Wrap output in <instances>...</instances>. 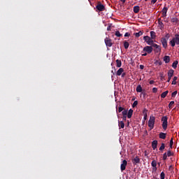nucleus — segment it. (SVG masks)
<instances>
[{
	"instance_id": "nucleus-1",
	"label": "nucleus",
	"mask_w": 179,
	"mask_h": 179,
	"mask_svg": "<svg viewBox=\"0 0 179 179\" xmlns=\"http://www.w3.org/2000/svg\"><path fill=\"white\" fill-rule=\"evenodd\" d=\"M171 47H176V45H179V34H175V37L172 38V40L169 42Z\"/></svg>"
},
{
	"instance_id": "nucleus-2",
	"label": "nucleus",
	"mask_w": 179,
	"mask_h": 179,
	"mask_svg": "<svg viewBox=\"0 0 179 179\" xmlns=\"http://www.w3.org/2000/svg\"><path fill=\"white\" fill-rule=\"evenodd\" d=\"M155 120H156V117H155V116L151 115L150 117V120H148V127H149L150 131H152V129H153V128H155Z\"/></svg>"
},
{
	"instance_id": "nucleus-3",
	"label": "nucleus",
	"mask_w": 179,
	"mask_h": 179,
	"mask_svg": "<svg viewBox=\"0 0 179 179\" xmlns=\"http://www.w3.org/2000/svg\"><path fill=\"white\" fill-rule=\"evenodd\" d=\"M168 120H169V117H167V116H164L161 119V121L162 122V128L164 131L167 129V127L169 125Z\"/></svg>"
},
{
	"instance_id": "nucleus-4",
	"label": "nucleus",
	"mask_w": 179,
	"mask_h": 179,
	"mask_svg": "<svg viewBox=\"0 0 179 179\" xmlns=\"http://www.w3.org/2000/svg\"><path fill=\"white\" fill-rule=\"evenodd\" d=\"M143 40L145 41V43H147V44H148V45L153 47V44H155V43L153 39H152V38H150L149 36H145L143 37Z\"/></svg>"
},
{
	"instance_id": "nucleus-5",
	"label": "nucleus",
	"mask_w": 179,
	"mask_h": 179,
	"mask_svg": "<svg viewBox=\"0 0 179 179\" xmlns=\"http://www.w3.org/2000/svg\"><path fill=\"white\" fill-rule=\"evenodd\" d=\"M141 52L142 54H143V52H147V54H152V52H153V46L144 47Z\"/></svg>"
},
{
	"instance_id": "nucleus-6",
	"label": "nucleus",
	"mask_w": 179,
	"mask_h": 179,
	"mask_svg": "<svg viewBox=\"0 0 179 179\" xmlns=\"http://www.w3.org/2000/svg\"><path fill=\"white\" fill-rule=\"evenodd\" d=\"M96 8L99 11V12H103V10H106V7L104 5L101 4V2H99L98 4L96 6Z\"/></svg>"
},
{
	"instance_id": "nucleus-7",
	"label": "nucleus",
	"mask_w": 179,
	"mask_h": 179,
	"mask_svg": "<svg viewBox=\"0 0 179 179\" xmlns=\"http://www.w3.org/2000/svg\"><path fill=\"white\" fill-rule=\"evenodd\" d=\"M105 44L106 47H113V40H111L110 38H106Z\"/></svg>"
},
{
	"instance_id": "nucleus-8",
	"label": "nucleus",
	"mask_w": 179,
	"mask_h": 179,
	"mask_svg": "<svg viewBox=\"0 0 179 179\" xmlns=\"http://www.w3.org/2000/svg\"><path fill=\"white\" fill-rule=\"evenodd\" d=\"M152 47L155 48L154 49L155 52L159 53L162 51V46L156 43L153 44Z\"/></svg>"
},
{
	"instance_id": "nucleus-9",
	"label": "nucleus",
	"mask_w": 179,
	"mask_h": 179,
	"mask_svg": "<svg viewBox=\"0 0 179 179\" xmlns=\"http://www.w3.org/2000/svg\"><path fill=\"white\" fill-rule=\"evenodd\" d=\"M173 75H174V70L170 69L168 72V80H167L168 83H170V80H171V78H173Z\"/></svg>"
},
{
	"instance_id": "nucleus-10",
	"label": "nucleus",
	"mask_w": 179,
	"mask_h": 179,
	"mask_svg": "<svg viewBox=\"0 0 179 179\" xmlns=\"http://www.w3.org/2000/svg\"><path fill=\"white\" fill-rule=\"evenodd\" d=\"M127 164H128V162L127 160L124 159L122 161V163L120 165V170L121 171H124L127 169Z\"/></svg>"
},
{
	"instance_id": "nucleus-11",
	"label": "nucleus",
	"mask_w": 179,
	"mask_h": 179,
	"mask_svg": "<svg viewBox=\"0 0 179 179\" xmlns=\"http://www.w3.org/2000/svg\"><path fill=\"white\" fill-rule=\"evenodd\" d=\"M151 166L152 168V171H157V162L156 160L153 159L152 162H151Z\"/></svg>"
},
{
	"instance_id": "nucleus-12",
	"label": "nucleus",
	"mask_w": 179,
	"mask_h": 179,
	"mask_svg": "<svg viewBox=\"0 0 179 179\" xmlns=\"http://www.w3.org/2000/svg\"><path fill=\"white\" fill-rule=\"evenodd\" d=\"M148 109L144 108L143 110V115H144L143 120L144 121L143 122V124H145V121H146V120H148Z\"/></svg>"
},
{
	"instance_id": "nucleus-13",
	"label": "nucleus",
	"mask_w": 179,
	"mask_h": 179,
	"mask_svg": "<svg viewBox=\"0 0 179 179\" xmlns=\"http://www.w3.org/2000/svg\"><path fill=\"white\" fill-rule=\"evenodd\" d=\"M161 43L164 48H167V39L164 37L161 38Z\"/></svg>"
},
{
	"instance_id": "nucleus-14",
	"label": "nucleus",
	"mask_w": 179,
	"mask_h": 179,
	"mask_svg": "<svg viewBox=\"0 0 179 179\" xmlns=\"http://www.w3.org/2000/svg\"><path fill=\"white\" fill-rule=\"evenodd\" d=\"M157 145H158V141L157 140H155L152 142V148L153 150H156V149H157Z\"/></svg>"
},
{
	"instance_id": "nucleus-15",
	"label": "nucleus",
	"mask_w": 179,
	"mask_h": 179,
	"mask_svg": "<svg viewBox=\"0 0 179 179\" xmlns=\"http://www.w3.org/2000/svg\"><path fill=\"white\" fill-rule=\"evenodd\" d=\"M139 163H141V159H139V157L136 156L133 160V164H138Z\"/></svg>"
},
{
	"instance_id": "nucleus-16",
	"label": "nucleus",
	"mask_w": 179,
	"mask_h": 179,
	"mask_svg": "<svg viewBox=\"0 0 179 179\" xmlns=\"http://www.w3.org/2000/svg\"><path fill=\"white\" fill-rule=\"evenodd\" d=\"M122 72H124V69L120 68V69L117 70V73H116V75H117V76H121V75H122Z\"/></svg>"
},
{
	"instance_id": "nucleus-17",
	"label": "nucleus",
	"mask_w": 179,
	"mask_h": 179,
	"mask_svg": "<svg viewBox=\"0 0 179 179\" xmlns=\"http://www.w3.org/2000/svg\"><path fill=\"white\" fill-rule=\"evenodd\" d=\"M166 135H167V134L161 132V133H159V136L160 139H166Z\"/></svg>"
},
{
	"instance_id": "nucleus-18",
	"label": "nucleus",
	"mask_w": 179,
	"mask_h": 179,
	"mask_svg": "<svg viewBox=\"0 0 179 179\" xmlns=\"http://www.w3.org/2000/svg\"><path fill=\"white\" fill-rule=\"evenodd\" d=\"M134 13H139L140 7L139 6H135L133 8Z\"/></svg>"
},
{
	"instance_id": "nucleus-19",
	"label": "nucleus",
	"mask_w": 179,
	"mask_h": 179,
	"mask_svg": "<svg viewBox=\"0 0 179 179\" xmlns=\"http://www.w3.org/2000/svg\"><path fill=\"white\" fill-rule=\"evenodd\" d=\"M150 33L152 40H155L156 38V32H155V31H151Z\"/></svg>"
},
{
	"instance_id": "nucleus-20",
	"label": "nucleus",
	"mask_w": 179,
	"mask_h": 179,
	"mask_svg": "<svg viewBox=\"0 0 179 179\" xmlns=\"http://www.w3.org/2000/svg\"><path fill=\"white\" fill-rule=\"evenodd\" d=\"M132 114H134V110L129 109V112L127 113V118H131Z\"/></svg>"
},
{
	"instance_id": "nucleus-21",
	"label": "nucleus",
	"mask_w": 179,
	"mask_h": 179,
	"mask_svg": "<svg viewBox=\"0 0 179 179\" xmlns=\"http://www.w3.org/2000/svg\"><path fill=\"white\" fill-rule=\"evenodd\" d=\"M166 156H168V157H170L171 156H174V152H171V150L169 148V150L166 152Z\"/></svg>"
},
{
	"instance_id": "nucleus-22",
	"label": "nucleus",
	"mask_w": 179,
	"mask_h": 179,
	"mask_svg": "<svg viewBox=\"0 0 179 179\" xmlns=\"http://www.w3.org/2000/svg\"><path fill=\"white\" fill-rule=\"evenodd\" d=\"M122 65V62H121V60H120V59H117L116 60V66H117V68H121Z\"/></svg>"
},
{
	"instance_id": "nucleus-23",
	"label": "nucleus",
	"mask_w": 179,
	"mask_h": 179,
	"mask_svg": "<svg viewBox=\"0 0 179 179\" xmlns=\"http://www.w3.org/2000/svg\"><path fill=\"white\" fill-rule=\"evenodd\" d=\"M164 61L165 64H169V62H170V56H164Z\"/></svg>"
},
{
	"instance_id": "nucleus-24",
	"label": "nucleus",
	"mask_w": 179,
	"mask_h": 179,
	"mask_svg": "<svg viewBox=\"0 0 179 179\" xmlns=\"http://www.w3.org/2000/svg\"><path fill=\"white\" fill-rule=\"evenodd\" d=\"M164 149H166V144H164V143H162L161 144V146L159 148V150L160 152H163V151L164 150Z\"/></svg>"
},
{
	"instance_id": "nucleus-25",
	"label": "nucleus",
	"mask_w": 179,
	"mask_h": 179,
	"mask_svg": "<svg viewBox=\"0 0 179 179\" xmlns=\"http://www.w3.org/2000/svg\"><path fill=\"white\" fill-rule=\"evenodd\" d=\"M143 31H140L134 34L135 37H137V38L141 37V36H143Z\"/></svg>"
},
{
	"instance_id": "nucleus-26",
	"label": "nucleus",
	"mask_w": 179,
	"mask_h": 179,
	"mask_svg": "<svg viewBox=\"0 0 179 179\" xmlns=\"http://www.w3.org/2000/svg\"><path fill=\"white\" fill-rule=\"evenodd\" d=\"M177 65H178V61L176 60L172 64V68H173V69H177Z\"/></svg>"
},
{
	"instance_id": "nucleus-27",
	"label": "nucleus",
	"mask_w": 179,
	"mask_h": 179,
	"mask_svg": "<svg viewBox=\"0 0 179 179\" xmlns=\"http://www.w3.org/2000/svg\"><path fill=\"white\" fill-rule=\"evenodd\" d=\"M136 90L137 93H141V92H142V86L141 85H138L136 87Z\"/></svg>"
},
{
	"instance_id": "nucleus-28",
	"label": "nucleus",
	"mask_w": 179,
	"mask_h": 179,
	"mask_svg": "<svg viewBox=\"0 0 179 179\" xmlns=\"http://www.w3.org/2000/svg\"><path fill=\"white\" fill-rule=\"evenodd\" d=\"M118 125H119V128L124 129L125 127V124L124 123L123 121L119 122Z\"/></svg>"
},
{
	"instance_id": "nucleus-29",
	"label": "nucleus",
	"mask_w": 179,
	"mask_h": 179,
	"mask_svg": "<svg viewBox=\"0 0 179 179\" xmlns=\"http://www.w3.org/2000/svg\"><path fill=\"white\" fill-rule=\"evenodd\" d=\"M124 47L125 50H128V48H129V43H128V41H125L124 42Z\"/></svg>"
},
{
	"instance_id": "nucleus-30",
	"label": "nucleus",
	"mask_w": 179,
	"mask_h": 179,
	"mask_svg": "<svg viewBox=\"0 0 179 179\" xmlns=\"http://www.w3.org/2000/svg\"><path fill=\"white\" fill-rule=\"evenodd\" d=\"M169 94V91H165L161 94L162 99H165V97Z\"/></svg>"
},
{
	"instance_id": "nucleus-31",
	"label": "nucleus",
	"mask_w": 179,
	"mask_h": 179,
	"mask_svg": "<svg viewBox=\"0 0 179 179\" xmlns=\"http://www.w3.org/2000/svg\"><path fill=\"white\" fill-rule=\"evenodd\" d=\"M173 145H174V141H173V138H172L170 141L169 149H173Z\"/></svg>"
},
{
	"instance_id": "nucleus-32",
	"label": "nucleus",
	"mask_w": 179,
	"mask_h": 179,
	"mask_svg": "<svg viewBox=\"0 0 179 179\" xmlns=\"http://www.w3.org/2000/svg\"><path fill=\"white\" fill-rule=\"evenodd\" d=\"M171 22H172V23H178V18H177V17H173V18L171 19Z\"/></svg>"
},
{
	"instance_id": "nucleus-33",
	"label": "nucleus",
	"mask_w": 179,
	"mask_h": 179,
	"mask_svg": "<svg viewBox=\"0 0 179 179\" xmlns=\"http://www.w3.org/2000/svg\"><path fill=\"white\" fill-rule=\"evenodd\" d=\"M115 34L117 37H122V34L120 32V31H116Z\"/></svg>"
},
{
	"instance_id": "nucleus-34",
	"label": "nucleus",
	"mask_w": 179,
	"mask_h": 179,
	"mask_svg": "<svg viewBox=\"0 0 179 179\" xmlns=\"http://www.w3.org/2000/svg\"><path fill=\"white\" fill-rule=\"evenodd\" d=\"M177 79H178L177 76L173 77V80L172 81V85H177Z\"/></svg>"
},
{
	"instance_id": "nucleus-35",
	"label": "nucleus",
	"mask_w": 179,
	"mask_h": 179,
	"mask_svg": "<svg viewBox=\"0 0 179 179\" xmlns=\"http://www.w3.org/2000/svg\"><path fill=\"white\" fill-rule=\"evenodd\" d=\"M167 10H169V8L164 7L162 10V13L167 14Z\"/></svg>"
},
{
	"instance_id": "nucleus-36",
	"label": "nucleus",
	"mask_w": 179,
	"mask_h": 179,
	"mask_svg": "<svg viewBox=\"0 0 179 179\" xmlns=\"http://www.w3.org/2000/svg\"><path fill=\"white\" fill-rule=\"evenodd\" d=\"M165 178H166V174L164 173V172H162L160 174V178L164 179Z\"/></svg>"
},
{
	"instance_id": "nucleus-37",
	"label": "nucleus",
	"mask_w": 179,
	"mask_h": 179,
	"mask_svg": "<svg viewBox=\"0 0 179 179\" xmlns=\"http://www.w3.org/2000/svg\"><path fill=\"white\" fill-rule=\"evenodd\" d=\"M174 105V101H171L170 103H169V108H173V106Z\"/></svg>"
},
{
	"instance_id": "nucleus-38",
	"label": "nucleus",
	"mask_w": 179,
	"mask_h": 179,
	"mask_svg": "<svg viewBox=\"0 0 179 179\" xmlns=\"http://www.w3.org/2000/svg\"><path fill=\"white\" fill-rule=\"evenodd\" d=\"M137 106H138V101H134L132 105L133 108H135V107H136Z\"/></svg>"
},
{
	"instance_id": "nucleus-39",
	"label": "nucleus",
	"mask_w": 179,
	"mask_h": 179,
	"mask_svg": "<svg viewBox=\"0 0 179 179\" xmlns=\"http://www.w3.org/2000/svg\"><path fill=\"white\" fill-rule=\"evenodd\" d=\"M167 152H164L163 155V160H167Z\"/></svg>"
},
{
	"instance_id": "nucleus-40",
	"label": "nucleus",
	"mask_w": 179,
	"mask_h": 179,
	"mask_svg": "<svg viewBox=\"0 0 179 179\" xmlns=\"http://www.w3.org/2000/svg\"><path fill=\"white\" fill-rule=\"evenodd\" d=\"M122 115L123 116H127V114H128V110H123L122 112Z\"/></svg>"
},
{
	"instance_id": "nucleus-41",
	"label": "nucleus",
	"mask_w": 179,
	"mask_h": 179,
	"mask_svg": "<svg viewBox=\"0 0 179 179\" xmlns=\"http://www.w3.org/2000/svg\"><path fill=\"white\" fill-rule=\"evenodd\" d=\"M160 78L161 80H166V79H164V74L163 73H160Z\"/></svg>"
},
{
	"instance_id": "nucleus-42",
	"label": "nucleus",
	"mask_w": 179,
	"mask_h": 179,
	"mask_svg": "<svg viewBox=\"0 0 179 179\" xmlns=\"http://www.w3.org/2000/svg\"><path fill=\"white\" fill-rule=\"evenodd\" d=\"M177 93H178L177 91L173 92L171 94L172 97H176V96H177Z\"/></svg>"
},
{
	"instance_id": "nucleus-43",
	"label": "nucleus",
	"mask_w": 179,
	"mask_h": 179,
	"mask_svg": "<svg viewBox=\"0 0 179 179\" xmlns=\"http://www.w3.org/2000/svg\"><path fill=\"white\" fill-rule=\"evenodd\" d=\"M122 111H124V108L120 106L119 108H118V113H121Z\"/></svg>"
},
{
	"instance_id": "nucleus-44",
	"label": "nucleus",
	"mask_w": 179,
	"mask_h": 179,
	"mask_svg": "<svg viewBox=\"0 0 179 179\" xmlns=\"http://www.w3.org/2000/svg\"><path fill=\"white\" fill-rule=\"evenodd\" d=\"M152 93H157V87H153L152 88Z\"/></svg>"
},
{
	"instance_id": "nucleus-45",
	"label": "nucleus",
	"mask_w": 179,
	"mask_h": 179,
	"mask_svg": "<svg viewBox=\"0 0 179 179\" xmlns=\"http://www.w3.org/2000/svg\"><path fill=\"white\" fill-rule=\"evenodd\" d=\"M129 36H131V34L129 32H127L124 34V37H129Z\"/></svg>"
},
{
	"instance_id": "nucleus-46",
	"label": "nucleus",
	"mask_w": 179,
	"mask_h": 179,
	"mask_svg": "<svg viewBox=\"0 0 179 179\" xmlns=\"http://www.w3.org/2000/svg\"><path fill=\"white\" fill-rule=\"evenodd\" d=\"M156 2H157V0H151V3H156Z\"/></svg>"
},
{
	"instance_id": "nucleus-47",
	"label": "nucleus",
	"mask_w": 179,
	"mask_h": 179,
	"mask_svg": "<svg viewBox=\"0 0 179 179\" xmlns=\"http://www.w3.org/2000/svg\"><path fill=\"white\" fill-rule=\"evenodd\" d=\"M166 38H167V40H169V38H170V34H167L166 36H165Z\"/></svg>"
},
{
	"instance_id": "nucleus-48",
	"label": "nucleus",
	"mask_w": 179,
	"mask_h": 179,
	"mask_svg": "<svg viewBox=\"0 0 179 179\" xmlns=\"http://www.w3.org/2000/svg\"><path fill=\"white\" fill-rule=\"evenodd\" d=\"M107 30H108V31H110L111 30V26H108L107 27Z\"/></svg>"
},
{
	"instance_id": "nucleus-49",
	"label": "nucleus",
	"mask_w": 179,
	"mask_h": 179,
	"mask_svg": "<svg viewBox=\"0 0 179 179\" xmlns=\"http://www.w3.org/2000/svg\"><path fill=\"white\" fill-rule=\"evenodd\" d=\"M167 16V14L162 13V17H166Z\"/></svg>"
},
{
	"instance_id": "nucleus-50",
	"label": "nucleus",
	"mask_w": 179,
	"mask_h": 179,
	"mask_svg": "<svg viewBox=\"0 0 179 179\" xmlns=\"http://www.w3.org/2000/svg\"><path fill=\"white\" fill-rule=\"evenodd\" d=\"M145 68V66L141 64L140 65V69H143Z\"/></svg>"
},
{
	"instance_id": "nucleus-51",
	"label": "nucleus",
	"mask_w": 179,
	"mask_h": 179,
	"mask_svg": "<svg viewBox=\"0 0 179 179\" xmlns=\"http://www.w3.org/2000/svg\"><path fill=\"white\" fill-rule=\"evenodd\" d=\"M155 83V80H152L150 81V85H153Z\"/></svg>"
},
{
	"instance_id": "nucleus-52",
	"label": "nucleus",
	"mask_w": 179,
	"mask_h": 179,
	"mask_svg": "<svg viewBox=\"0 0 179 179\" xmlns=\"http://www.w3.org/2000/svg\"><path fill=\"white\" fill-rule=\"evenodd\" d=\"M146 55H148V53L145 52V53H143V54L142 55V57H146Z\"/></svg>"
},
{
	"instance_id": "nucleus-53",
	"label": "nucleus",
	"mask_w": 179,
	"mask_h": 179,
	"mask_svg": "<svg viewBox=\"0 0 179 179\" xmlns=\"http://www.w3.org/2000/svg\"><path fill=\"white\" fill-rule=\"evenodd\" d=\"M122 119L124 121H127V116H123Z\"/></svg>"
},
{
	"instance_id": "nucleus-54",
	"label": "nucleus",
	"mask_w": 179,
	"mask_h": 179,
	"mask_svg": "<svg viewBox=\"0 0 179 179\" xmlns=\"http://www.w3.org/2000/svg\"><path fill=\"white\" fill-rule=\"evenodd\" d=\"M120 1H121V2H122V3H125L127 0H120Z\"/></svg>"
},
{
	"instance_id": "nucleus-55",
	"label": "nucleus",
	"mask_w": 179,
	"mask_h": 179,
	"mask_svg": "<svg viewBox=\"0 0 179 179\" xmlns=\"http://www.w3.org/2000/svg\"><path fill=\"white\" fill-rule=\"evenodd\" d=\"M163 24V22L159 21V24Z\"/></svg>"
},
{
	"instance_id": "nucleus-56",
	"label": "nucleus",
	"mask_w": 179,
	"mask_h": 179,
	"mask_svg": "<svg viewBox=\"0 0 179 179\" xmlns=\"http://www.w3.org/2000/svg\"><path fill=\"white\" fill-rule=\"evenodd\" d=\"M172 167H173V166L171 165V166H169V169H171Z\"/></svg>"
},
{
	"instance_id": "nucleus-57",
	"label": "nucleus",
	"mask_w": 179,
	"mask_h": 179,
	"mask_svg": "<svg viewBox=\"0 0 179 179\" xmlns=\"http://www.w3.org/2000/svg\"><path fill=\"white\" fill-rule=\"evenodd\" d=\"M158 166H160V162H158Z\"/></svg>"
},
{
	"instance_id": "nucleus-58",
	"label": "nucleus",
	"mask_w": 179,
	"mask_h": 179,
	"mask_svg": "<svg viewBox=\"0 0 179 179\" xmlns=\"http://www.w3.org/2000/svg\"><path fill=\"white\" fill-rule=\"evenodd\" d=\"M145 1H148V0H145Z\"/></svg>"
},
{
	"instance_id": "nucleus-59",
	"label": "nucleus",
	"mask_w": 179,
	"mask_h": 179,
	"mask_svg": "<svg viewBox=\"0 0 179 179\" xmlns=\"http://www.w3.org/2000/svg\"><path fill=\"white\" fill-rule=\"evenodd\" d=\"M179 179V178H178Z\"/></svg>"
}]
</instances>
